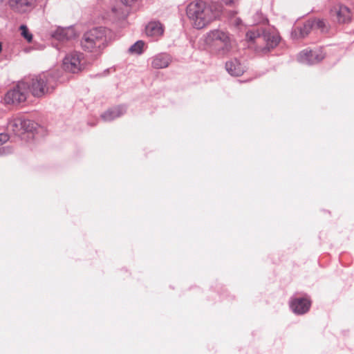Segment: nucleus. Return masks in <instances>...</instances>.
<instances>
[{
    "label": "nucleus",
    "mask_w": 354,
    "mask_h": 354,
    "mask_svg": "<svg viewBox=\"0 0 354 354\" xmlns=\"http://www.w3.org/2000/svg\"><path fill=\"white\" fill-rule=\"evenodd\" d=\"M186 13L193 27L196 29L205 28L214 18L210 6L202 0L189 3L187 6Z\"/></svg>",
    "instance_id": "1"
},
{
    "label": "nucleus",
    "mask_w": 354,
    "mask_h": 354,
    "mask_svg": "<svg viewBox=\"0 0 354 354\" xmlns=\"http://www.w3.org/2000/svg\"><path fill=\"white\" fill-rule=\"evenodd\" d=\"M246 38L256 44L255 52L259 55L270 53L280 41V37L277 34L259 29L248 31Z\"/></svg>",
    "instance_id": "2"
},
{
    "label": "nucleus",
    "mask_w": 354,
    "mask_h": 354,
    "mask_svg": "<svg viewBox=\"0 0 354 354\" xmlns=\"http://www.w3.org/2000/svg\"><path fill=\"white\" fill-rule=\"evenodd\" d=\"M59 74L57 72L43 73L35 76L28 84V90L34 97H41L52 93L57 86Z\"/></svg>",
    "instance_id": "3"
},
{
    "label": "nucleus",
    "mask_w": 354,
    "mask_h": 354,
    "mask_svg": "<svg viewBox=\"0 0 354 354\" xmlns=\"http://www.w3.org/2000/svg\"><path fill=\"white\" fill-rule=\"evenodd\" d=\"M106 29L97 27L86 32L80 41L82 48L91 53H100L106 43Z\"/></svg>",
    "instance_id": "4"
},
{
    "label": "nucleus",
    "mask_w": 354,
    "mask_h": 354,
    "mask_svg": "<svg viewBox=\"0 0 354 354\" xmlns=\"http://www.w3.org/2000/svg\"><path fill=\"white\" fill-rule=\"evenodd\" d=\"M206 43L220 55H226L232 50V43L228 34L221 30L209 31L207 35Z\"/></svg>",
    "instance_id": "5"
},
{
    "label": "nucleus",
    "mask_w": 354,
    "mask_h": 354,
    "mask_svg": "<svg viewBox=\"0 0 354 354\" xmlns=\"http://www.w3.org/2000/svg\"><path fill=\"white\" fill-rule=\"evenodd\" d=\"M28 84L21 81L12 89L8 91L5 95V102L6 104H19L26 101L27 98Z\"/></svg>",
    "instance_id": "6"
},
{
    "label": "nucleus",
    "mask_w": 354,
    "mask_h": 354,
    "mask_svg": "<svg viewBox=\"0 0 354 354\" xmlns=\"http://www.w3.org/2000/svg\"><path fill=\"white\" fill-rule=\"evenodd\" d=\"M83 58V54L80 52L73 51L67 54L63 59V68L72 73H79L84 68L82 62Z\"/></svg>",
    "instance_id": "7"
},
{
    "label": "nucleus",
    "mask_w": 354,
    "mask_h": 354,
    "mask_svg": "<svg viewBox=\"0 0 354 354\" xmlns=\"http://www.w3.org/2000/svg\"><path fill=\"white\" fill-rule=\"evenodd\" d=\"M330 15L332 17H335L339 24H348L352 19L350 8L341 3L334 6L330 10Z\"/></svg>",
    "instance_id": "8"
},
{
    "label": "nucleus",
    "mask_w": 354,
    "mask_h": 354,
    "mask_svg": "<svg viewBox=\"0 0 354 354\" xmlns=\"http://www.w3.org/2000/svg\"><path fill=\"white\" fill-rule=\"evenodd\" d=\"M323 59L324 55L319 50H308L307 49L300 52L297 56L299 62L307 65L317 64Z\"/></svg>",
    "instance_id": "9"
},
{
    "label": "nucleus",
    "mask_w": 354,
    "mask_h": 354,
    "mask_svg": "<svg viewBox=\"0 0 354 354\" xmlns=\"http://www.w3.org/2000/svg\"><path fill=\"white\" fill-rule=\"evenodd\" d=\"M310 306V301L305 297L292 298L290 301V308L297 315L306 313L309 310Z\"/></svg>",
    "instance_id": "10"
},
{
    "label": "nucleus",
    "mask_w": 354,
    "mask_h": 354,
    "mask_svg": "<svg viewBox=\"0 0 354 354\" xmlns=\"http://www.w3.org/2000/svg\"><path fill=\"white\" fill-rule=\"evenodd\" d=\"M10 7L19 13H26L32 10L36 5L37 0H9Z\"/></svg>",
    "instance_id": "11"
},
{
    "label": "nucleus",
    "mask_w": 354,
    "mask_h": 354,
    "mask_svg": "<svg viewBox=\"0 0 354 354\" xmlns=\"http://www.w3.org/2000/svg\"><path fill=\"white\" fill-rule=\"evenodd\" d=\"M225 69L230 75L234 77L242 75L245 71V66L236 58L226 62Z\"/></svg>",
    "instance_id": "12"
},
{
    "label": "nucleus",
    "mask_w": 354,
    "mask_h": 354,
    "mask_svg": "<svg viewBox=\"0 0 354 354\" xmlns=\"http://www.w3.org/2000/svg\"><path fill=\"white\" fill-rule=\"evenodd\" d=\"M127 111L124 105H118L109 109L101 115L102 119L105 122H111L113 120L123 115Z\"/></svg>",
    "instance_id": "13"
},
{
    "label": "nucleus",
    "mask_w": 354,
    "mask_h": 354,
    "mask_svg": "<svg viewBox=\"0 0 354 354\" xmlns=\"http://www.w3.org/2000/svg\"><path fill=\"white\" fill-rule=\"evenodd\" d=\"M171 57L167 53H159L152 57L151 66L153 68L161 69L169 66Z\"/></svg>",
    "instance_id": "14"
},
{
    "label": "nucleus",
    "mask_w": 354,
    "mask_h": 354,
    "mask_svg": "<svg viewBox=\"0 0 354 354\" xmlns=\"http://www.w3.org/2000/svg\"><path fill=\"white\" fill-rule=\"evenodd\" d=\"M52 37L57 40L64 41L69 40L75 37L74 30L71 28H57L53 33Z\"/></svg>",
    "instance_id": "15"
},
{
    "label": "nucleus",
    "mask_w": 354,
    "mask_h": 354,
    "mask_svg": "<svg viewBox=\"0 0 354 354\" xmlns=\"http://www.w3.org/2000/svg\"><path fill=\"white\" fill-rule=\"evenodd\" d=\"M162 25L159 21H151L145 27L146 35L151 37H158L163 34Z\"/></svg>",
    "instance_id": "16"
},
{
    "label": "nucleus",
    "mask_w": 354,
    "mask_h": 354,
    "mask_svg": "<svg viewBox=\"0 0 354 354\" xmlns=\"http://www.w3.org/2000/svg\"><path fill=\"white\" fill-rule=\"evenodd\" d=\"M313 28V22L312 20H307L302 26H297L292 32V35L296 37L304 38Z\"/></svg>",
    "instance_id": "17"
},
{
    "label": "nucleus",
    "mask_w": 354,
    "mask_h": 354,
    "mask_svg": "<svg viewBox=\"0 0 354 354\" xmlns=\"http://www.w3.org/2000/svg\"><path fill=\"white\" fill-rule=\"evenodd\" d=\"M18 125H20L21 128L25 131L32 132L36 130L37 123L31 120L19 118L15 122V126Z\"/></svg>",
    "instance_id": "18"
},
{
    "label": "nucleus",
    "mask_w": 354,
    "mask_h": 354,
    "mask_svg": "<svg viewBox=\"0 0 354 354\" xmlns=\"http://www.w3.org/2000/svg\"><path fill=\"white\" fill-rule=\"evenodd\" d=\"M313 22V28L319 30L322 32H327L328 26L326 21L323 19H312Z\"/></svg>",
    "instance_id": "19"
},
{
    "label": "nucleus",
    "mask_w": 354,
    "mask_h": 354,
    "mask_svg": "<svg viewBox=\"0 0 354 354\" xmlns=\"http://www.w3.org/2000/svg\"><path fill=\"white\" fill-rule=\"evenodd\" d=\"M145 43L141 41H137L134 44L131 46V47L129 48V51L131 53H135L140 55L142 53V48L144 47Z\"/></svg>",
    "instance_id": "20"
},
{
    "label": "nucleus",
    "mask_w": 354,
    "mask_h": 354,
    "mask_svg": "<svg viewBox=\"0 0 354 354\" xmlns=\"http://www.w3.org/2000/svg\"><path fill=\"white\" fill-rule=\"evenodd\" d=\"M21 35L28 41L30 42L32 39V35L29 32L28 28L25 25L20 26Z\"/></svg>",
    "instance_id": "21"
},
{
    "label": "nucleus",
    "mask_w": 354,
    "mask_h": 354,
    "mask_svg": "<svg viewBox=\"0 0 354 354\" xmlns=\"http://www.w3.org/2000/svg\"><path fill=\"white\" fill-rule=\"evenodd\" d=\"M8 140V136L7 134L0 133V144L5 143Z\"/></svg>",
    "instance_id": "22"
},
{
    "label": "nucleus",
    "mask_w": 354,
    "mask_h": 354,
    "mask_svg": "<svg viewBox=\"0 0 354 354\" xmlns=\"http://www.w3.org/2000/svg\"><path fill=\"white\" fill-rule=\"evenodd\" d=\"M222 2H223L225 5L227 6H232L234 5L238 0H221Z\"/></svg>",
    "instance_id": "23"
},
{
    "label": "nucleus",
    "mask_w": 354,
    "mask_h": 354,
    "mask_svg": "<svg viewBox=\"0 0 354 354\" xmlns=\"http://www.w3.org/2000/svg\"><path fill=\"white\" fill-rule=\"evenodd\" d=\"M136 0H121L124 5L131 6Z\"/></svg>",
    "instance_id": "24"
},
{
    "label": "nucleus",
    "mask_w": 354,
    "mask_h": 354,
    "mask_svg": "<svg viewBox=\"0 0 354 354\" xmlns=\"http://www.w3.org/2000/svg\"><path fill=\"white\" fill-rule=\"evenodd\" d=\"M2 50V46H1V43L0 42V52Z\"/></svg>",
    "instance_id": "25"
}]
</instances>
